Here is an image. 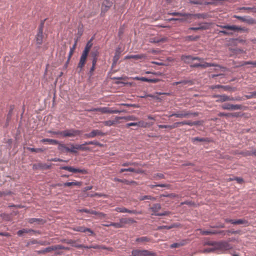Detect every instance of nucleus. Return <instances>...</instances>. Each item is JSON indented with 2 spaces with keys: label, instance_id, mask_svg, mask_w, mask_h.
Instances as JSON below:
<instances>
[{
  "label": "nucleus",
  "instance_id": "obj_1",
  "mask_svg": "<svg viewBox=\"0 0 256 256\" xmlns=\"http://www.w3.org/2000/svg\"><path fill=\"white\" fill-rule=\"evenodd\" d=\"M198 112H191L190 110H182L180 112H173L168 117L176 116L179 118H189L190 116H196L198 115Z\"/></svg>",
  "mask_w": 256,
  "mask_h": 256
},
{
  "label": "nucleus",
  "instance_id": "obj_2",
  "mask_svg": "<svg viewBox=\"0 0 256 256\" xmlns=\"http://www.w3.org/2000/svg\"><path fill=\"white\" fill-rule=\"evenodd\" d=\"M232 246L229 244V242L226 240L218 241L216 248V250H220L222 252L231 250Z\"/></svg>",
  "mask_w": 256,
  "mask_h": 256
},
{
  "label": "nucleus",
  "instance_id": "obj_3",
  "mask_svg": "<svg viewBox=\"0 0 256 256\" xmlns=\"http://www.w3.org/2000/svg\"><path fill=\"white\" fill-rule=\"evenodd\" d=\"M82 132V130L74 128H70L62 131V136L64 138L74 137L80 135Z\"/></svg>",
  "mask_w": 256,
  "mask_h": 256
},
{
  "label": "nucleus",
  "instance_id": "obj_4",
  "mask_svg": "<svg viewBox=\"0 0 256 256\" xmlns=\"http://www.w3.org/2000/svg\"><path fill=\"white\" fill-rule=\"evenodd\" d=\"M112 5L113 2L112 1L110 0H104L101 6L100 16H104Z\"/></svg>",
  "mask_w": 256,
  "mask_h": 256
},
{
  "label": "nucleus",
  "instance_id": "obj_5",
  "mask_svg": "<svg viewBox=\"0 0 256 256\" xmlns=\"http://www.w3.org/2000/svg\"><path fill=\"white\" fill-rule=\"evenodd\" d=\"M106 135V133L102 132L98 130H93L90 132L85 134H84V137L85 138H93L96 136H104Z\"/></svg>",
  "mask_w": 256,
  "mask_h": 256
},
{
  "label": "nucleus",
  "instance_id": "obj_6",
  "mask_svg": "<svg viewBox=\"0 0 256 256\" xmlns=\"http://www.w3.org/2000/svg\"><path fill=\"white\" fill-rule=\"evenodd\" d=\"M57 144L58 145V150L62 153L65 152H70L73 154L77 153V151L75 150H74L73 148L71 147L70 148H69L67 147L66 144H62L60 142L58 144Z\"/></svg>",
  "mask_w": 256,
  "mask_h": 256
},
{
  "label": "nucleus",
  "instance_id": "obj_7",
  "mask_svg": "<svg viewBox=\"0 0 256 256\" xmlns=\"http://www.w3.org/2000/svg\"><path fill=\"white\" fill-rule=\"evenodd\" d=\"M224 222L227 223H230L234 224H244L245 226H248V222L244 219L232 220L228 218L224 219Z\"/></svg>",
  "mask_w": 256,
  "mask_h": 256
},
{
  "label": "nucleus",
  "instance_id": "obj_8",
  "mask_svg": "<svg viewBox=\"0 0 256 256\" xmlns=\"http://www.w3.org/2000/svg\"><path fill=\"white\" fill-rule=\"evenodd\" d=\"M114 210L118 212H128L129 214H142V210L138 211L135 210H130L124 207H116L115 208Z\"/></svg>",
  "mask_w": 256,
  "mask_h": 256
},
{
  "label": "nucleus",
  "instance_id": "obj_9",
  "mask_svg": "<svg viewBox=\"0 0 256 256\" xmlns=\"http://www.w3.org/2000/svg\"><path fill=\"white\" fill-rule=\"evenodd\" d=\"M210 66H214V67H219V65L214 63H210L204 62L203 64L200 63H196L190 66L191 68H206Z\"/></svg>",
  "mask_w": 256,
  "mask_h": 256
},
{
  "label": "nucleus",
  "instance_id": "obj_10",
  "mask_svg": "<svg viewBox=\"0 0 256 256\" xmlns=\"http://www.w3.org/2000/svg\"><path fill=\"white\" fill-rule=\"evenodd\" d=\"M223 110H242V106L241 104H233L229 103H225L222 106Z\"/></svg>",
  "mask_w": 256,
  "mask_h": 256
},
{
  "label": "nucleus",
  "instance_id": "obj_11",
  "mask_svg": "<svg viewBox=\"0 0 256 256\" xmlns=\"http://www.w3.org/2000/svg\"><path fill=\"white\" fill-rule=\"evenodd\" d=\"M70 145L72 148H73L74 150H75L76 151L78 150L82 151H90V147L86 146L88 144H86V142L81 144H76L74 145V144H70Z\"/></svg>",
  "mask_w": 256,
  "mask_h": 256
},
{
  "label": "nucleus",
  "instance_id": "obj_12",
  "mask_svg": "<svg viewBox=\"0 0 256 256\" xmlns=\"http://www.w3.org/2000/svg\"><path fill=\"white\" fill-rule=\"evenodd\" d=\"M134 126V128H132L134 130H138V128L140 127H145L144 122L142 120L139 121L138 122H132L130 123L126 124L125 127L126 128H128L130 126Z\"/></svg>",
  "mask_w": 256,
  "mask_h": 256
},
{
  "label": "nucleus",
  "instance_id": "obj_13",
  "mask_svg": "<svg viewBox=\"0 0 256 256\" xmlns=\"http://www.w3.org/2000/svg\"><path fill=\"white\" fill-rule=\"evenodd\" d=\"M222 88L226 91H232L234 92L236 90V88L232 87L230 86L226 85H220V84H216V85H212L210 86V88L212 90H214L216 88Z\"/></svg>",
  "mask_w": 256,
  "mask_h": 256
},
{
  "label": "nucleus",
  "instance_id": "obj_14",
  "mask_svg": "<svg viewBox=\"0 0 256 256\" xmlns=\"http://www.w3.org/2000/svg\"><path fill=\"white\" fill-rule=\"evenodd\" d=\"M73 230L75 232H88L90 233V236L94 234V231L90 228H86L84 226H78L74 227L73 228Z\"/></svg>",
  "mask_w": 256,
  "mask_h": 256
},
{
  "label": "nucleus",
  "instance_id": "obj_15",
  "mask_svg": "<svg viewBox=\"0 0 256 256\" xmlns=\"http://www.w3.org/2000/svg\"><path fill=\"white\" fill-rule=\"evenodd\" d=\"M136 222L132 218H121L120 219V222L118 223L122 226H120V228H124L125 225L126 224H128L130 223L134 224Z\"/></svg>",
  "mask_w": 256,
  "mask_h": 256
},
{
  "label": "nucleus",
  "instance_id": "obj_16",
  "mask_svg": "<svg viewBox=\"0 0 256 256\" xmlns=\"http://www.w3.org/2000/svg\"><path fill=\"white\" fill-rule=\"evenodd\" d=\"M188 240L186 239L178 241L176 242L173 243L171 244L170 246V248H180V246H185L188 244Z\"/></svg>",
  "mask_w": 256,
  "mask_h": 256
},
{
  "label": "nucleus",
  "instance_id": "obj_17",
  "mask_svg": "<svg viewBox=\"0 0 256 256\" xmlns=\"http://www.w3.org/2000/svg\"><path fill=\"white\" fill-rule=\"evenodd\" d=\"M14 109V106L12 104L10 106V110H8V112L6 116V122L4 125V127H7L9 124V122L12 119V116L13 112V110Z\"/></svg>",
  "mask_w": 256,
  "mask_h": 256
},
{
  "label": "nucleus",
  "instance_id": "obj_18",
  "mask_svg": "<svg viewBox=\"0 0 256 256\" xmlns=\"http://www.w3.org/2000/svg\"><path fill=\"white\" fill-rule=\"evenodd\" d=\"M188 18H209V14L207 13H198V14H190Z\"/></svg>",
  "mask_w": 256,
  "mask_h": 256
},
{
  "label": "nucleus",
  "instance_id": "obj_19",
  "mask_svg": "<svg viewBox=\"0 0 256 256\" xmlns=\"http://www.w3.org/2000/svg\"><path fill=\"white\" fill-rule=\"evenodd\" d=\"M87 57V56L84 55V54H82L80 58V61L78 65V68H80L78 72H81L82 68L84 67L86 64Z\"/></svg>",
  "mask_w": 256,
  "mask_h": 256
},
{
  "label": "nucleus",
  "instance_id": "obj_20",
  "mask_svg": "<svg viewBox=\"0 0 256 256\" xmlns=\"http://www.w3.org/2000/svg\"><path fill=\"white\" fill-rule=\"evenodd\" d=\"M203 235H212V234H225L224 230H204L202 232Z\"/></svg>",
  "mask_w": 256,
  "mask_h": 256
},
{
  "label": "nucleus",
  "instance_id": "obj_21",
  "mask_svg": "<svg viewBox=\"0 0 256 256\" xmlns=\"http://www.w3.org/2000/svg\"><path fill=\"white\" fill-rule=\"evenodd\" d=\"M212 98H218L216 100L217 102H223L228 101V96L226 94H214L212 96Z\"/></svg>",
  "mask_w": 256,
  "mask_h": 256
},
{
  "label": "nucleus",
  "instance_id": "obj_22",
  "mask_svg": "<svg viewBox=\"0 0 256 256\" xmlns=\"http://www.w3.org/2000/svg\"><path fill=\"white\" fill-rule=\"evenodd\" d=\"M52 250H56V245L52 246H48V247L46 248L41 250H36V252L37 254H45L46 252H49Z\"/></svg>",
  "mask_w": 256,
  "mask_h": 256
},
{
  "label": "nucleus",
  "instance_id": "obj_23",
  "mask_svg": "<svg viewBox=\"0 0 256 256\" xmlns=\"http://www.w3.org/2000/svg\"><path fill=\"white\" fill-rule=\"evenodd\" d=\"M192 142L193 143H195L196 142H206L208 143L210 142H212V140L209 138H199V137H194L192 138Z\"/></svg>",
  "mask_w": 256,
  "mask_h": 256
},
{
  "label": "nucleus",
  "instance_id": "obj_24",
  "mask_svg": "<svg viewBox=\"0 0 256 256\" xmlns=\"http://www.w3.org/2000/svg\"><path fill=\"white\" fill-rule=\"evenodd\" d=\"M161 205L160 204H154L152 207L150 208V210L152 213V215L155 216L156 214H158V212L161 209Z\"/></svg>",
  "mask_w": 256,
  "mask_h": 256
},
{
  "label": "nucleus",
  "instance_id": "obj_25",
  "mask_svg": "<svg viewBox=\"0 0 256 256\" xmlns=\"http://www.w3.org/2000/svg\"><path fill=\"white\" fill-rule=\"evenodd\" d=\"M146 250H133L132 251V256H146Z\"/></svg>",
  "mask_w": 256,
  "mask_h": 256
},
{
  "label": "nucleus",
  "instance_id": "obj_26",
  "mask_svg": "<svg viewBox=\"0 0 256 256\" xmlns=\"http://www.w3.org/2000/svg\"><path fill=\"white\" fill-rule=\"evenodd\" d=\"M228 30H232L234 32L240 30L246 32L248 30L244 27H240L235 25H228Z\"/></svg>",
  "mask_w": 256,
  "mask_h": 256
},
{
  "label": "nucleus",
  "instance_id": "obj_27",
  "mask_svg": "<svg viewBox=\"0 0 256 256\" xmlns=\"http://www.w3.org/2000/svg\"><path fill=\"white\" fill-rule=\"evenodd\" d=\"M30 232H35V233L40 234L39 231L34 230L32 229L22 228V229L20 230L17 232V234L19 236H22L23 234H28Z\"/></svg>",
  "mask_w": 256,
  "mask_h": 256
},
{
  "label": "nucleus",
  "instance_id": "obj_28",
  "mask_svg": "<svg viewBox=\"0 0 256 256\" xmlns=\"http://www.w3.org/2000/svg\"><path fill=\"white\" fill-rule=\"evenodd\" d=\"M70 172H72L73 173H80L82 174H88V170H86L84 168L80 169V168H74L72 166H70Z\"/></svg>",
  "mask_w": 256,
  "mask_h": 256
},
{
  "label": "nucleus",
  "instance_id": "obj_29",
  "mask_svg": "<svg viewBox=\"0 0 256 256\" xmlns=\"http://www.w3.org/2000/svg\"><path fill=\"white\" fill-rule=\"evenodd\" d=\"M180 59L186 64H190L193 60L192 56L191 55L182 54L180 56Z\"/></svg>",
  "mask_w": 256,
  "mask_h": 256
},
{
  "label": "nucleus",
  "instance_id": "obj_30",
  "mask_svg": "<svg viewBox=\"0 0 256 256\" xmlns=\"http://www.w3.org/2000/svg\"><path fill=\"white\" fill-rule=\"evenodd\" d=\"M167 41V38L166 37H162L158 38H152L149 39V42L150 43H159L164 42Z\"/></svg>",
  "mask_w": 256,
  "mask_h": 256
},
{
  "label": "nucleus",
  "instance_id": "obj_31",
  "mask_svg": "<svg viewBox=\"0 0 256 256\" xmlns=\"http://www.w3.org/2000/svg\"><path fill=\"white\" fill-rule=\"evenodd\" d=\"M28 222L31 224L34 223L43 224L45 222V220L40 218H30L28 220Z\"/></svg>",
  "mask_w": 256,
  "mask_h": 256
},
{
  "label": "nucleus",
  "instance_id": "obj_32",
  "mask_svg": "<svg viewBox=\"0 0 256 256\" xmlns=\"http://www.w3.org/2000/svg\"><path fill=\"white\" fill-rule=\"evenodd\" d=\"M120 120V116H116L114 120H106L104 122V124L106 126H110L118 122Z\"/></svg>",
  "mask_w": 256,
  "mask_h": 256
},
{
  "label": "nucleus",
  "instance_id": "obj_33",
  "mask_svg": "<svg viewBox=\"0 0 256 256\" xmlns=\"http://www.w3.org/2000/svg\"><path fill=\"white\" fill-rule=\"evenodd\" d=\"M108 108H108V107L93 108H92V109L88 110V111H90V112H100L102 114H108Z\"/></svg>",
  "mask_w": 256,
  "mask_h": 256
},
{
  "label": "nucleus",
  "instance_id": "obj_34",
  "mask_svg": "<svg viewBox=\"0 0 256 256\" xmlns=\"http://www.w3.org/2000/svg\"><path fill=\"white\" fill-rule=\"evenodd\" d=\"M36 44L38 46H40L42 44L43 40V32H38L36 35Z\"/></svg>",
  "mask_w": 256,
  "mask_h": 256
},
{
  "label": "nucleus",
  "instance_id": "obj_35",
  "mask_svg": "<svg viewBox=\"0 0 256 256\" xmlns=\"http://www.w3.org/2000/svg\"><path fill=\"white\" fill-rule=\"evenodd\" d=\"M92 40V39H90V40L87 42L86 44V46L84 48V50H83V51L82 52V54H84V55H86L87 56H88V54L90 52V48L92 46V44L90 43Z\"/></svg>",
  "mask_w": 256,
  "mask_h": 256
},
{
  "label": "nucleus",
  "instance_id": "obj_36",
  "mask_svg": "<svg viewBox=\"0 0 256 256\" xmlns=\"http://www.w3.org/2000/svg\"><path fill=\"white\" fill-rule=\"evenodd\" d=\"M114 180L115 182H120L124 183V184H127V185L136 184V182L135 181H134V180H125V179L124 180H122V179H120V178H114Z\"/></svg>",
  "mask_w": 256,
  "mask_h": 256
},
{
  "label": "nucleus",
  "instance_id": "obj_37",
  "mask_svg": "<svg viewBox=\"0 0 256 256\" xmlns=\"http://www.w3.org/2000/svg\"><path fill=\"white\" fill-rule=\"evenodd\" d=\"M239 10H247V12L249 13L250 11L252 12V13H256V7H247V6H242V7H240L238 8Z\"/></svg>",
  "mask_w": 256,
  "mask_h": 256
},
{
  "label": "nucleus",
  "instance_id": "obj_38",
  "mask_svg": "<svg viewBox=\"0 0 256 256\" xmlns=\"http://www.w3.org/2000/svg\"><path fill=\"white\" fill-rule=\"evenodd\" d=\"M40 142L42 143H45L46 142H48L50 144H57L59 143V141L56 140L50 139V138H43L40 140Z\"/></svg>",
  "mask_w": 256,
  "mask_h": 256
},
{
  "label": "nucleus",
  "instance_id": "obj_39",
  "mask_svg": "<svg viewBox=\"0 0 256 256\" xmlns=\"http://www.w3.org/2000/svg\"><path fill=\"white\" fill-rule=\"evenodd\" d=\"M135 172L136 174H140L142 172V170H136L132 168L120 169V172Z\"/></svg>",
  "mask_w": 256,
  "mask_h": 256
},
{
  "label": "nucleus",
  "instance_id": "obj_40",
  "mask_svg": "<svg viewBox=\"0 0 256 256\" xmlns=\"http://www.w3.org/2000/svg\"><path fill=\"white\" fill-rule=\"evenodd\" d=\"M66 50V47L64 45L63 46L62 48H61V50L60 52V62L63 61L64 58H65Z\"/></svg>",
  "mask_w": 256,
  "mask_h": 256
},
{
  "label": "nucleus",
  "instance_id": "obj_41",
  "mask_svg": "<svg viewBox=\"0 0 256 256\" xmlns=\"http://www.w3.org/2000/svg\"><path fill=\"white\" fill-rule=\"evenodd\" d=\"M211 26L210 22H201L198 24V27L199 28H200V30H206L210 28V26Z\"/></svg>",
  "mask_w": 256,
  "mask_h": 256
},
{
  "label": "nucleus",
  "instance_id": "obj_42",
  "mask_svg": "<svg viewBox=\"0 0 256 256\" xmlns=\"http://www.w3.org/2000/svg\"><path fill=\"white\" fill-rule=\"evenodd\" d=\"M81 182H66L62 184V186L64 187L66 186H80L82 185Z\"/></svg>",
  "mask_w": 256,
  "mask_h": 256
},
{
  "label": "nucleus",
  "instance_id": "obj_43",
  "mask_svg": "<svg viewBox=\"0 0 256 256\" xmlns=\"http://www.w3.org/2000/svg\"><path fill=\"white\" fill-rule=\"evenodd\" d=\"M138 199L140 201L144 200H151L154 201V200H156V197L152 196H150V195H145V196H140L138 198Z\"/></svg>",
  "mask_w": 256,
  "mask_h": 256
},
{
  "label": "nucleus",
  "instance_id": "obj_44",
  "mask_svg": "<svg viewBox=\"0 0 256 256\" xmlns=\"http://www.w3.org/2000/svg\"><path fill=\"white\" fill-rule=\"evenodd\" d=\"M168 14L172 15V16H182L184 17H186L188 18V16H190L189 14V13H185V12H168Z\"/></svg>",
  "mask_w": 256,
  "mask_h": 256
},
{
  "label": "nucleus",
  "instance_id": "obj_45",
  "mask_svg": "<svg viewBox=\"0 0 256 256\" xmlns=\"http://www.w3.org/2000/svg\"><path fill=\"white\" fill-rule=\"evenodd\" d=\"M121 52H122V50H121L119 46L116 48V50H115L114 55L113 56L112 58L114 59V60H118L120 57Z\"/></svg>",
  "mask_w": 256,
  "mask_h": 256
},
{
  "label": "nucleus",
  "instance_id": "obj_46",
  "mask_svg": "<svg viewBox=\"0 0 256 256\" xmlns=\"http://www.w3.org/2000/svg\"><path fill=\"white\" fill-rule=\"evenodd\" d=\"M90 54L92 58V62H96L98 60V56L99 54L98 51L97 50L92 51V52Z\"/></svg>",
  "mask_w": 256,
  "mask_h": 256
},
{
  "label": "nucleus",
  "instance_id": "obj_47",
  "mask_svg": "<svg viewBox=\"0 0 256 256\" xmlns=\"http://www.w3.org/2000/svg\"><path fill=\"white\" fill-rule=\"evenodd\" d=\"M160 80L159 78H149L146 77H142V81L152 83H156Z\"/></svg>",
  "mask_w": 256,
  "mask_h": 256
},
{
  "label": "nucleus",
  "instance_id": "obj_48",
  "mask_svg": "<svg viewBox=\"0 0 256 256\" xmlns=\"http://www.w3.org/2000/svg\"><path fill=\"white\" fill-rule=\"evenodd\" d=\"M78 210L80 212H86L87 214H96V210H94L91 209L82 208V209H79Z\"/></svg>",
  "mask_w": 256,
  "mask_h": 256
},
{
  "label": "nucleus",
  "instance_id": "obj_49",
  "mask_svg": "<svg viewBox=\"0 0 256 256\" xmlns=\"http://www.w3.org/2000/svg\"><path fill=\"white\" fill-rule=\"evenodd\" d=\"M244 22H246V24H256V20H255L250 16H246Z\"/></svg>",
  "mask_w": 256,
  "mask_h": 256
},
{
  "label": "nucleus",
  "instance_id": "obj_50",
  "mask_svg": "<svg viewBox=\"0 0 256 256\" xmlns=\"http://www.w3.org/2000/svg\"><path fill=\"white\" fill-rule=\"evenodd\" d=\"M27 149L32 152H43L45 149L43 148H28Z\"/></svg>",
  "mask_w": 256,
  "mask_h": 256
},
{
  "label": "nucleus",
  "instance_id": "obj_51",
  "mask_svg": "<svg viewBox=\"0 0 256 256\" xmlns=\"http://www.w3.org/2000/svg\"><path fill=\"white\" fill-rule=\"evenodd\" d=\"M174 227H175V225L174 224H172L170 226H160L157 227L156 230H160L162 229L170 230Z\"/></svg>",
  "mask_w": 256,
  "mask_h": 256
},
{
  "label": "nucleus",
  "instance_id": "obj_52",
  "mask_svg": "<svg viewBox=\"0 0 256 256\" xmlns=\"http://www.w3.org/2000/svg\"><path fill=\"white\" fill-rule=\"evenodd\" d=\"M200 38L199 36H188L185 38V40L186 41H196Z\"/></svg>",
  "mask_w": 256,
  "mask_h": 256
},
{
  "label": "nucleus",
  "instance_id": "obj_53",
  "mask_svg": "<svg viewBox=\"0 0 256 256\" xmlns=\"http://www.w3.org/2000/svg\"><path fill=\"white\" fill-rule=\"evenodd\" d=\"M86 144H88V145L90 144H94L100 147H102L103 144L97 140H94L92 141L86 142Z\"/></svg>",
  "mask_w": 256,
  "mask_h": 256
},
{
  "label": "nucleus",
  "instance_id": "obj_54",
  "mask_svg": "<svg viewBox=\"0 0 256 256\" xmlns=\"http://www.w3.org/2000/svg\"><path fill=\"white\" fill-rule=\"evenodd\" d=\"M120 120L123 119L126 120H134L136 119V118L134 116H120Z\"/></svg>",
  "mask_w": 256,
  "mask_h": 256
},
{
  "label": "nucleus",
  "instance_id": "obj_55",
  "mask_svg": "<svg viewBox=\"0 0 256 256\" xmlns=\"http://www.w3.org/2000/svg\"><path fill=\"white\" fill-rule=\"evenodd\" d=\"M38 166L40 168L43 170H49L51 168V164H39Z\"/></svg>",
  "mask_w": 256,
  "mask_h": 256
},
{
  "label": "nucleus",
  "instance_id": "obj_56",
  "mask_svg": "<svg viewBox=\"0 0 256 256\" xmlns=\"http://www.w3.org/2000/svg\"><path fill=\"white\" fill-rule=\"evenodd\" d=\"M149 240H150V238L146 236H142V237L138 238H136V242H148Z\"/></svg>",
  "mask_w": 256,
  "mask_h": 256
},
{
  "label": "nucleus",
  "instance_id": "obj_57",
  "mask_svg": "<svg viewBox=\"0 0 256 256\" xmlns=\"http://www.w3.org/2000/svg\"><path fill=\"white\" fill-rule=\"evenodd\" d=\"M216 250V247L212 246V248H208L204 249L202 250L203 253H210V252H214Z\"/></svg>",
  "mask_w": 256,
  "mask_h": 256
},
{
  "label": "nucleus",
  "instance_id": "obj_58",
  "mask_svg": "<svg viewBox=\"0 0 256 256\" xmlns=\"http://www.w3.org/2000/svg\"><path fill=\"white\" fill-rule=\"evenodd\" d=\"M146 58V55L142 54H134L131 55V58L135 59V60H139L142 59L143 58Z\"/></svg>",
  "mask_w": 256,
  "mask_h": 256
},
{
  "label": "nucleus",
  "instance_id": "obj_59",
  "mask_svg": "<svg viewBox=\"0 0 256 256\" xmlns=\"http://www.w3.org/2000/svg\"><path fill=\"white\" fill-rule=\"evenodd\" d=\"M76 241L72 239H68L66 240V242L68 244H70L72 246L76 248V246L78 245L76 243Z\"/></svg>",
  "mask_w": 256,
  "mask_h": 256
},
{
  "label": "nucleus",
  "instance_id": "obj_60",
  "mask_svg": "<svg viewBox=\"0 0 256 256\" xmlns=\"http://www.w3.org/2000/svg\"><path fill=\"white\" fill-rule=\"evenodd\" d=\"M244 96L247 100L253 98H256V90L250 92V94L245 95Z\"/></svg>",
  "mask_w": 256,
  "mask_h": 256
},
{
  "label": "nucleus",
  "instance_id": "obj_61",
  "mask_svg": "<svg viewBox=\"0 0 256 256\" xmlns=\"http://www.w3.org/2000/svg\"><path fill=\"white\" fill-rule=\"evenodd\" d=\"M240 154L244 156H252V150H245L242 151Z\"/></svg>",
  "mask_w": 256,
  "mask_h": 256
},
{
  "label": "nucleus",
  "instance_id": "obj_62",
  "mask_svg": "<svg viewBox=\"0 0 256 256\" xmlns=\"http://www.w3.org/2000/svg\"><path fill=\"white\" fill-rule=\"evenodd\" d=\"M91 248L94 249H102V250H107V248L105 246H100L98 244H92L90 245Z\"/></svg>",
  "mask_w": 256,
  "mask_h": 256
},
{
  "label": "nucleus",
  "instance_id": "obj_63",
  "mask_svg": "<svg viewBox=\"0 0 256 256\" xmlns=\"http://www.w3.org/2000/svg\"><path fill=\"white\" fill-rule=\"evenodd\" d=\"M190 82H191L190 80H180V81H178V82H173L172 85L176 86V85H178V84H186Z\"/></svg>",
  "mask_w": 256,
  "mask_h": 256
},
{
  "label": "nucleus",
  "instance_id": "obj_64",
  "mask_svg": "<svg viewBox=\"0 0 256 256\" xmlns=\"http://www.w3.org/2000/svg\"><path fill=\"white\" fill-rule=\"evenodd\" d=\"M162 197L174 198L175 197H176V194H174V193L162 194L160 195V198H162Z\"/></svg>",
  "mask_w": 256,
  "mask_h": 256
}]
</instances>
